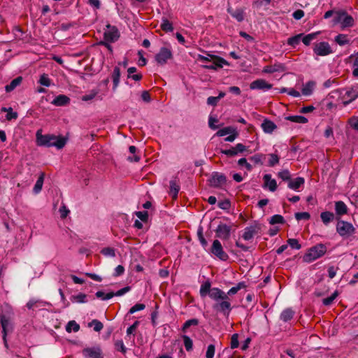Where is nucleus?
Here are the masks:
<instances>
[{
    "instance_id": "c03bdc74",
    "label": "nucleus",
    "mask_w": 358,
    "mask_h": 358,
    "mask_svg": "<svg viewBox=\"0 0 358 358\" xmlns=\"http://www.w3.org/2000/svg\"><path fill=\"white\" fill-rule=\"evenodd\" d=\"M161 28L162 30H164L166 32L172 31L173 29L172 24L167 19L162 20V22L161 24Z\"/></svg>"
},
{
    "instance_id": "b1692460",
    "label": "nucleus",
    "mask_w": 358,
    "mask_h": 358,
    "mask_svg": "<svg viewBox=\"0 0 358 358\" xmlns=\"http://www.w3.org/2000/svg\"><path fill=\"white\" fill-rule=\"evenodd\" d=\"M261 126L263 131L267 134H271L277 129L276 124L273 122L267 119L263 121Z\"/></svg>"
},
{
    "instance_id": "393cba45",
    "label": "nucleus",
    "mask_w": 358,
    "mask_h": 358,
    "mask_svg": "<svg viewBox=\"0 0 358 358\" xmlns=\"http://www.w3.org/2000/svg\"><path fill=\"white\" fill-rule=\"evenodd\" d=\"M70 102V99L64 94L57 96L52 101V104L57 106H66Z\"/></svg>"
},
{
    "instance_id": "1a4fd4ad",
    "label": "nucleus",
    "mask_w": 358,
    "mask_h": 358,
    "mask_svg": "<svg viewBox=\"0 0 358 358\" xmlns=\"http://www.w3.org/2000/svg\"><path fill=\"white\" fill-rule=\"evenodd\" d=\"M211 253L222 261H227L229 258L228 255L224 251L222 245L220 241L215 240L210 248Z\"/></svg>"
},
{
    "instance_id": "37998d69",
    "label": "nucleus",
    "mask_w": 358,
    "mask_h": 358,
    "mask_svg": "<svg viewBox=\"0 0 358 358\" xmlns=\"http://www.w3.org/2000/svg\"><path fill=\"white\" fill-rule=\"evenodd\" d=\"M234 131H235V129L231 127H227L224 128H222L220 129L217 133L216 135L218 136H224L227 134H231Z\"/></svg>"
},
{
    "instance_id": "6e6552de",
    "label": "nucleus",
    "mask_w": 358,
    "mask_h": 358,
    "mask_svg": "<svg viewBox=\"0 0 358 358\" xmlns=\"http://www.w3.org/2000/svg\"><path fill=\"white\" fill-rule=\"evenodd\" d=\"M103 38L107 42L114 43L117 41L120 38V32L117 28L108 24L104 31Z\"/></svg>"
},
{
    "instance_id": "4c0bfd02",
    "label": "nucleus",
    "mask_w": 358,
    "mask_h": 358,
    "mask_svg": "<svg viewBox=\"0 0 358 358\" xmlns=\"http://www.w3.org/2000/svg\"><path fill=\"white\" fill-rule=\"evenodd\" d=\"M80 329V325L74 320L69 321L66 326V331L71 333L72 331L78 332Z\"/></svg>"
},
{
    "instance_id": "f704fd0d",
    "label": "nucleus",
    "mask_w": 358,
    "mask_h": 358,
    "mask_svg": "<svg viewBox=\"0 0 358 358\" xmlns=\"http://www.w3.org/2000/svg\"><path fill=\"white\" fill-rule=\"evenodd\" d=\"M302 36V34H299L289 38L287 41V45L292 46V48H296L299 44Z\"/></svg>"
},
{
    "instance_id": "a211bd4d",
    "label": "nucleus",
    "mask_w": 358,
    "mask_h": 358,
    "mask_svg": "<svg viewBox=\"0 0 358 358\" xmlns=\"http://www.w3.org/2000/svg\"><path fill=\"white\" fill-rule=\"evenodd\" d=\"M286 69L285 66L279 62H275L273 65L265 66L262 72L264 73H273L275 72H283Z\"/></svg>"
},
{
    "instance_id": "20e7f679",
    "label": "nucleus",
    "mask_w": 358,
    "mask_h": 358,
    "mask_svg": "<svg viewBox=\"0 0 358 358\" xmlns=\"http://www.w3.org/2000/svg\"><path fill=\"white\" fill-rule=\"evenodd\" d=\"M334 23L340 24L342 30L354 26L353 17L345 11H338L335 13L334 17Z\"/></svg>"
},
{
    "instance_id": "774afa93",
    "label": "nucleus",
    "mask_w": 358,
    "mask_h": 358,
    "mask_svg": "<svg viewBox=\"0 0 358 358\" xmlns=\"http://www.w3.org/2000/svg\"><path fill=\"white\" fill-rule=\"evenodd\" d=\"M350 127L356 131H358V117H352L349 120Z\"/></svg>"
},
{
    "instance_id": "a878e982",
    "label": "nucleus",
    "mask_w": 358,
    "mask_h": 358,
    "mask_svg": "<svg viewBox=\"0 0 358 358\" xmlns=\"http://www.w3.org/2000/svg\"><path fill=\"white\" fill-rule=\"evenodd\" d=\"M23 78L18 76L13 79L8 85L5 86V90L6 92H10L13 91L16 87L20 86L22 83Z\"/></svg>"
},
{
    "instance_id": "ddd939ff",
    "label": "nucleus",
    "mask_w": 358,
    "mask_h": 358,
    "mask_svg": "<svg viewBox=\"0 0 358 358\" xmlns=\"http://www.w3.org/2000/svg\"><path fill=\"white\" fill-rule=\"evenodd\" d=\"M85 358H103V352L99 346L86 348L83 350Z\"/></svg>"
},
{
    "instance_id": "c9c22d12",
    "label": "nucleus",
    "mask_w": 358,
    "mask_h": 358,
    "mask_svg": "<svg viewBox=\"0 0 358 358\" xmlns=\"http://www.w3.org/2000/svg\"><path fill=\"white\" fill-rule=\"evenodd\" d=\"M246 287V285L244 282H238L236 286L231 287L227 293V296L236 294L239 290Z\"/></svg>"
},
{
    "instance_id": "338daca9",
    "label": "nucleus",
    "mask_w": 358,
    "mask_h": 358,
    "mask_svg": "<svg viewBox=\"0 0 358 358\" xmlns=\"http://www.w3.org/2000/svg\"><path fill=\"white\" fill-rule=\"evenodd\" d=\"M136 215L143 222L148 220V213L147 211H138L136 213Z\"/></svg>"
},
{
    "instance_id": "ea45409f",
    "label": "nucleus",
    "mask_w": 358,
    "mask_h": 358,
    "mask_svg": "<svg viewBox=\"0 0 358 358\" xmlns=\"http://www.w3.org/2000/svg\"><path fill=\"white\" fill-rule=\"evenodd\" d=\"M335 41L339 45H344L349 43L350 40L347 35L340 34L335 37Z\"/></svg>"
},
{
    "instance_id": "f8f14e48",
    "label": "nucleus",
    "mask_w": 358,
    "mask_h": 358,
    "mask_svg": "<svg viewBox=\"0 0 358 358\" xmlns=\"http://www.w3.org/2000/svg\"><path fill=\"white\" fill-rule=\"evenodd\" d=\"M313 51L319 56H326L332 53L331 48L327 42H320L315 44Z\"/></svg>"
},
{
    "instance_id": "0e129e2a",
    "label": "nucleus",
    "mask_w": 358,
    "mask_h": 358,
    "mask_svg": "<svg viewBox=\"0 0 358 358\" xmlns=\"http://www.w3.org/2000/svg\"><path fill=\"white\" fill-rule=\"evenodd\" d=\"M238 164L240 166H244L246 168V169L249 171H250L252 169V165L247 162V159L245 158H241L238 161Z\"/></svg>"
},
{
    "instance_id": "79ce46f5",
    "label": "nucleus",
    "mask_w": 358,
    "mask_h": 358,
    "mask_svg": "<svg viewBox=\"0 0 358 358\" xmlns=\"http://www.w3.org/2000/svg\"><path fill=\"white\" fill-rule=\"evenodd\" d=\"M88 326L93 327L94 330L96 332H99L103 327V324L97 320H93L88 324Z\"/></svg>"
},
{
    "instance_id": "4be33fe9",
    "label": "nucleus",
    "mask_w": 358,
    "mask_h": 358,
    "mask_svg": "<svg viewBox=\"0 0 358 358\" xmlns=\"http://www.w3.org/2000/svg\"><path fill=\"white\" fill-rule=\"evenodd\" d=\"M348 62L352 63V75L354 77H358V52L355 54H352L349 56L347 59Z\"/></svg>"
},
{
    "instance_id": "bf43d9fd",
    "label": "nucleus",
    "mask_w": 358,
    "mask_h": 358,
    "mask_svg": "<svg viewBox=\"0 0 358 358\" xmlns=\"http://www.w3.org/2000/svg\"><path fill=\"white\" fill-rule=\"evenodd\" d=\"M198 324H199V320L197 319L194 318V319L188 320L184 323L182 329L185 331V329H188L191 326H192V325L196 326Z\"/></svg>"
},
{
    "instance_id": "f257e3e1",
    "label": "nucleus",
    "mask_w": 358,
    "mask_h": 358,
    "mask_svg": "<svg viewBox=\"0 0 358 358\" xmlns=\"http://www.w3.org/2000/svg\"><path fill=\"white\" fill-rule=\"evenodd\" d=\"M38 144L47 147H56L57 149L64 148L67 142V138L55 135H39L36 134Z\"/></svg>"
},
{
    "instance_id": "dca6fc26",
    "label": "nucleus",
    "mask_w": 358,
    "mask_h": 358,
    "mask_svg": "<svg viewBox=\"0 0 358 358\" xmlns=\"http://www.w3.org/2000/svg\"><path fill=\"white\" fill-rule=\"evenodd\" d=\"M273 85L267 83L264 79H257L252 82L250 85L251 90H259L262 91H268L272 88Z\"/></svg>"
},
{
    "instance_id": "9d476101",
    "label": "nucleus",
    "mask_w": 358,
    "mask_h": 358,
    "mask_svg": "<svg viewBox=\"0 0 358 358\" xmlns=\"http://www.w3.org/2000/svg\"><path fill=\"white\" fill-rule=\"evenodd\" d=\"M209 184L213 187H221L227 182L226 176L219 172H213L208 180Z\"/></svg>"
},
{
    "instance_id": "473e14b6",
    "label": "nucleus",
    "mask_w": 358,
    "mask_h": 358,
    "mask_svg": "<svg viewBox=\"0 0 358 358\" xmlns=\"http://www.w3.org/2000/svg\"><path fill=\"white\" fill-rule=\"evenodd\" d=\"M321 220L322 222L327 225L330 222H331L334 218V215L333 213L329 211L322 212L320 215Z\"/></svg>"
},
{
    "instance_id": "052dcab7",
    "label": "nucleus",
    "mask_w": 358,
    "mask_h": 358,
    "mask_svg": "<svg viewBox=\"0 0 358 358\" xmlns=\"http://www.w3.org/2000/svg\"><path fill=\"white\" fill-rule=\"evenodd\" d=\"M315 34H309L305 36L301 37L302 42L306 45H308L310 42L315 38Z\"/></svg>"
},
{
    "instance_id": "e2e57ef3",
    "label": "nucleus",
    "mask_w": 358,
    "mask_h": 358,
    "mask_svg": "<svg viewBox=\"0 0 358 358\" xmlns=\"http://www.w3.org/2000/svg\"><path fill=\"white\" fill-rule=\"evenodd\" d=\"M17 113L16 112H14L13 110V108H8V112H7V114H6V120H13V119H17Z\"/></svg>"
},
{
    "instance_id": "9b49d317",
    "label": "nucleus",
    "mask_w": 358,
    "mask_h": 358,
    "mask_svg": "<svg viewBox=\"0 0 358 358\" xmlns=\"http://www.w3.org/2000/svg\"><path fill=\"white\" fill-rule=\"evenodd\" d=\"M0 322L2 327V334H3V340L4 342L5 346L7 348V340L6 336L7 334L12 331L13 325L8 318H7L4 315H0Z\"/></svg>"
},
{
    "instance_id": "6ab92c4d",
    "label": "nucleus",
    "mask_w": 358,
    "mask_h": 358,
    "mask_svg": "<svg viewBox=\"0 0 358 358\" xmlns=\"http://www.w3.org/2000/svg\"><path fill=\"white\" fill-rule=\"evenodd\" d=\"M212 63L206 64L203 67L206 69L217 70L222 68L224 64H228L227 62L223 58L215 57Z\"/></svg>"
},
{
    "instance_id": "39448f33",
    "label": "nucleus",
    "mask_w": 358,
    "mask_h": 358,
    "mask_svg": "<svg viewBox=\"0 0 358 358\" xmlns=\"http://www.w3.org/2000/svg\"><path fill=\"white\" fill-rule=\"evenodd\" d=\"M336 231L343 238H348L355 232L354 226L346 221L339 220L336 224Z\"/></svg>"
},
{
    "instance_id": "603ef678",
    "label": "nucleus",
    "mask_w": 358,
    "mask_h": 358,
    "mask_svg": "<svg viewBox=\"0 0 358 358\" xmlns=\"http://www.w3.org/2000/svg\"><path fill=\"white\" fill-rule=\"evenodd\" d=\"M182 338H183L184 345H185V349L187 351L191 350L192 349V346H193L192 339L186 335H184L182 336Z\"/></svg>"
},
{
    "instance_id": "4468645a",
    "label": "nucleus",
    "mask_w": 358,
    "mask_h": 358,
    "mask_svg": "<svg viewBox=\"0 0 358 358\" xmlns=\"http://www.w3.org/2000/svg\"><path fill=\"white\" fill-rule=\"evenodd\" d=\"M231 229L230 226L220 223L215 230L216 236L222 240H228L230 237Z\"/></svg>"
},
{
    "instance_id": "c756f323",
    "label": "nucleus",
    "mask_w": 358,
    "mask_h": 358,
    "mask_svg": "<svg viewBox=\"0 0 358 358\" xmlns=\"http://www.w3.org/2000/svg\"><path fill=\"white\" fill-rule=\"evenodd\" d=\"M120 69L118 66H115L111 76V78L113 82V90H115V89L117 87L120 83Z\"/></svg>"
},
{
    "instance_id": "f3484780",
    "label": "nucleus",
    "mask_w": 358,
    "mask_h": 358,
    "mask_svg": "<svg viewBox=\"0 0 358 358\" xmlns=\"http://www.w3.org/2000/svg\"><path fill=\"white\" fill-rule=\"evenodd\" d=\"M260 230V227L258 225H253L247 227L244 229V232L243 234V238L245 241H250L253 238L254 236L258 234Z\"/></svg>"
},
{
    "instance_id": "2eb2a0df",
    "label": "nucleus",
    "mask_w": 358,
    "mask_h": 358,
    "mask_svg": "<svg viewBox=\"0 0 358 358\" xmlns=\"http://www.w3.org/2000/svg\"><path fill=\"white\" fill-rule=\"evenodd\" d=\"M227 12L238 22H241L245 18V8L242 7L233 8L231 5H228Z\"/></svg>"
},
{
    "instance_id": "6e6d98bb",
    "label": "nucleus",
    "mask_w": 358,
    "mask_h": 358,
    "mask_svg": "<svg viewBox=\"0 0 358 358\" xmlns=\"http://www.w3.org/2000/svg\"><path fill=\"white\" fill-rule=\"evenodd\" d=\"M270 157V159L268 161V166L271 167L274 166L279 162V157L275 154H270L268 155Z\"/></svg>"
},
{
    "instance_id": "680f3d73",
    "label": "nucleus",
    "mask_w": 358,
    "mask_h": 358,
    "mask_svg": "<svg viewBox=\"0 0 358 358\" xmlns=\"http://www.w3.org/2000/svg\"><path fill=\"white\" fill-rule=\"evenodd\" d=\"M197 235H198L200 243L201 244V245L203 248H206L208 245V243H207V241L205 239V238L203 236L202 229H200L198 230Z\"/></svg>"
},
{
    "instance_id": "2f4dec72",
    "label": "nucleus",
    "mask_w": 358,
    "mask_h": 358,
    "mask_svg": "<svg viewBox=\"0 0 358 358\" xmlns=\"http://www.w3.org/2000/svg\"><path fill=\"white\" fill-rule=\"evenodd\" d=\"M44 178L45 174L41 173L34 187L33 192L34 194H37L41 191L44 182Z\"/></svg>"
},
{
    "instance_id": "de8ad7c7",
    "label": "nucleus",
    "mask_w": 358,
    "mask_h": 358,
    "mask_svg": "<svg viewBox=\"0 0 358 358\" xmlns=\"http://www.w3.org/2000/svg\"><path fill=\"white\" fill-rule=\"evenodd\" d=\"M278 176L284 181L289 182V180L291 179V174L287 169L278 172Z\"/></svg>"
},
{
    "instance_id": "7c9ffc66",
    "label": "nucleus",
    "mask_w": 358,
    "mask_h": 358,
    "mask_svg": "<svg viewBox=\"0 0 358 358\" xmlns=\"http://www.w3.org/2000/svg\"><path fill=\"white\" fill-rule=\"evenodd\" d=\"M294 312L292 308H286L280 314V320L283 322L291 320L294 316Z\"/></svg>"
},
{
    "instance_id": "412c9836",
    "label": "nucleus",
    "mask_w": 358,
    "mask_h": 358,
    "mask_svg": "<svg viewBox=\"0 0 358 358\" xmlns=\"http://www.w3.org/2000/svg\"><path fill=\"white\" fill-rule=\"evenodd\" d=\"M358 97V90L357 89H350L345 92L344 98L347 100L344 101V104L347 105L355 100Z\"/></svg>"
},
{
    "instance_id": "3c124183",
    "label": "nucleus",
    "mask_w": 358,
    "mask_h": 358,
    "mask_svg": "<svg viewBox=\"0 0 358 358\" xmlns=\"http://www.w3.org/2000/svg\"><path fill=\"white\" fill-rule=\"evenodd\" d=\"M338 296V292H334L330 296L327 297L322 300V303L324 306L331 305Z\"/></svg>"
},
{
    "instance_id": "f03ea898",
    "label": "nucleus",
    "mask_w": 358,
    "mask_h": 358,
    "mask_svg": "<svg viewBox=\"0 0 358 358\" xmlns=\"http://www.w3.org/2000/svg\"><path fill=\"white\" fill-rule=\"evenodd\" d=\"M200 294L202 297L209 295L211 299L215 301H219V299H223L225 296V292L217 287L210 288V283L206 282L200 287Z\"/></svg>"
},
{
    "instance_id": "58836bf2",
    "label": "nucleus",
    "mask_w": 358,
    "mask_h": 358,
    "mask_svg": "<svg viewBox=\"0 0 358 358\" xmlns=\"http://www.w3.org/2000/svg\"><path fill=\"white\" fill-rule=\"evenodd\" d=\"M266 159V155L258 153L249 158V159L255 164H263L264 160Z\"/></svg>"
},
{
    "instance_id": "a19ab883",
    "label": "nucleus",
    "mask_w": 358,
    "mask_h": 358,
    "mask_svg": "<svg viewBox=\"0 0 358 358\" xmlns=\"http://www.w3.org/2000/svg\"><path fill=\"white\" fill-rule=\"evenodd\" d=\"M86 294L80 293L77 295H73L71 296V300L72 302H76V303H86Z\"/></svg>"
},
{
    "instance_id": "423d86ee",
    "label": "nucleus",
    "mask_w": 358,
    "mask_h": 358,
    "mask_svg": "<svg viewBox=\"0 0 358 358\" xmlns=\"http://www.w3.org/2000/svg\"><path fill=\"white\" fill-rule=\"evenodd\" d=\"M213 305V308L217 312L222 313L224 316L228 317L232 308L229 301V297L225 293V296L223 299H219V301Z\"/></svg>"
},
{
    "instance_id": "864d4df0",
    "label": "nucleus",
    "mask_w": 358,
    "mask_h": 358,
    "mask_svg": "<svg viewBox=\"0 0 358 358\" xmlns=\"http://www.w3.org/2000/svg\"><path fill=\"white\" fill-rule=\"evenodd\" d=\"M239 345L238 334H234L231 338L230 347L231 349L237 348Z\"/></svg>"
},
{
    "instance_id": "c85d7f7f",
    "label": "nucleus",
    "mask_w": 358,
    "mask_h": 358,
    "mask_svg": "<svg viewBox=\"0 0 358 358\" xmlns=\"http://www.w3.org/2000/svg\"><path fill=\"white\" fill-rule=\"evenodd\" d=\"M180 190V185L176 180L170 181L169 194L173 199H176L178 197V194Z\"/></svg>"
},
{
    "instance_id": "13d9d810",
    "label": "nucleus",
    "mask_w": 358,
    "mask_h": 358,
    "mask_svg": "<svg viewBox=\"0 0 358 358\" xmlns=\"http://www.w3.org/2000/svg\"><path fill=\"white\" fill-rule=\"evenodd\" d=\"M115 347L117 351H120L122 353H125L127 351V348L122 340L117 341L115 343Z\"/></svg>"
},
{
    "instance_id": "e433bc0d",
    "label": "nucleus",
    "mask_w": 358,
    "mask_h": 358,
    "mask_svg": "<svg viewBox=\"0 0 358 358\" xmlns=\"http://www.w3.org/2000/svg\"><path fill=\"white\" fill-rule=\"evenodd\" d=\"M287 120H289L293 122L305 124L308 122V119L304 116L301 115H291L286 117Z\"/></svg>"
},
{
    "instance_id": "69168bd1",
    "label": "nucleus",
    "mask_w": 358,
    "mask_h": 358,
    "mask_svg": "<svg viewBox=\"0 0 358 358\" xmlns=\"http://www.w3.org/2000/svg\"><path fill=\"white\" fill-rule=\"evenodd\" d=\"M310 214L307 212L296 213H295V218L297 220H308L310 218Z\"/></svg>"
},
{
    "instance_id": "49530a36",
    "label": "nucleus",
    "mask_w": 358,
    "mask_h": 358,
    "mask_svg": "<svg viewBox=\"0 0 358 358\" xmlns=\"http://www.w3.org/2000/svg\"><path fill=\"white\" fill-rule=\"evenodd\" d=\"M101 253L106 257H115V250L113 248L109 247L103 248L101 250Z\"/></svg>"
},
{
    "instance_id": "cd10ccee",
    "label": "nucleus",
    "mask_w": 358,
    "mask_h": 358,
    "mask_svg": "<svg viewBox=\"0 0 358 358\" xmlns=\"http://www.w3.org/2000/svg\"><path fill=\"white\" fill-rule=\"evenodd\" d=\"M335 210L338 215H343L348 213V207L343 201H338L335 203Z\"/></svg>"
},
{
    "instance_id": "5fc2aeb1",
    "label": "nucleus",
    "mask_w": 358,
    "mask_h": 358,
    "mask_svg": "<svg viewBox=\"0 0 358 358\" xmlns=\"http://www.w3.org/2000/svg\"><path fill=\"white\" fill-rule=\"evenodd\" d=\"M287 243L293 249L299 250L301 248L298 240L296 238H289L287 240Z\"/></svg>"
},
{
    "instance_id": "a18cd8bd",
    "label": "nucleus",
    "mask_w": 358,
    "mask_h": 358,
    "mask_svg": "<svg viewBox=\"0 0 358 358\" xmlns=\"http://www.w3.org/2000/svg\"><path fill=\"white\" fill-rule=\"evenodd\" d=\"M269 222L271 224H283L285 222V219L280 215H274L271 217Z\"/></svg>"
},
{
    "instance_id": "aec40b11",
    "label": "nucleus",
    "mask_w": 358,
    "mask_h": 358,
    "mask_svg": "<svg viewBox=\"0 0 358 358\" xmlns=\"http://www.w3.org/2000/svg\"><path fill=\"white\" fill-rule=\"evenodd\" d=\"M263 180H264V185H263L264 188L268 187L271 192H275L276 190L277 187H278L276 180L271 178V174H265L263 176Z\"/></svg>"
},
{
    "instance_id": "0eeeda50",
    "label": "nucleus",
    "mask_w": 358,
    "mask_h": 358,
    "mask_svg": "<svg viewBox=\"0 0 358 358\" xmlns=\"http://www.w3.org/2000/svg\"><path fill=\"white\" fill-rule=\"evenodd\" d=\"M172 58L173 52L170 45L162 47L159 52L155 56L156 62L161 66L166 64L167 62Z\"/></svg>"
},
{
    "instance_id": "7ed1b4c3",
    "label": "nucleus",
    "mask_w": 358,
    "mask_h": 358,
    "mask_svg": "<svg viewBox=\"0 0 358 358\" xmlns=\"http://www.w3.org/2000/svg\"><path fill=\"white\" fill-rule=\"evenodd\" d=\"M327 252V247L322 243L310 248L303 256V261L308 263L312 262L322 257Z\"/></svg>"
},
{
    "instance_id": "09e8293b",
    "label": "nucleus",
    "mask_w": 358,
    "mask_h": 358,
    "mask_svg": "<svg viewBox=\"0 0 358 358\" xmlns=\"http://www.w3.org/2000/svg\"><path fill=\"white\" fill-rule=\"evenodd\" d=\"M215 353V346L213 344H210L207 347L206 352V358H213Z\"/></svg>"
},
{
    "instance_id": "5701e85b",
    "label": "nucleus",
    "mask_w": 358,
    "mask_h": 358,
    "mask_svg": "<svg viewBox=\"0 0 358 358\" xmlns=\"http://www.w3.org/2000/svg\"><path fill=\"white\" fill-rule=\"evenodd\" d=\"M305 182V180L302 177L296 178L294 180L290 179L288 182V187L293 190H298Z\"/></svg>"
},
{
    "instance_id": "4d7b16f0",
    "label": "nucleus",
    "mask_w": 358,
    "mask_h": 358,
    "mask_svg": "<svg viewBox=\"0 0 358 358\" xmlns=\"http://www.w3.org/2000/svg\"><path fill=\"white\" fill-rule=\"evenodd\" d=\"M145 308V306L143 303H136L135 304L134 306H132L129 310V314H133L137 311H140V310H144Z\"/></svg>"
},
{
    "instance_id": "72a5a7b5",
    "label": "nucleus",
    "mask_w": 358,
    "mask_h": 358,
    "mask_svg": "<svg viewBox=\"0 0 358 358\" xmlns=\"http://www.w3.org/2000/svg\"><path fill=\"white\" fill-rule=\"evenodd\" d=\"M130 289H131V287L129 286H127L122 289H120V290H118L116 292H109V293L106 294V299H111L114 296H122L124 294L127 293L129 291H130Z\"/></svg>"
},
{
    "instance_id": "bb28decb",
    "label": "nucleus",
    "mask_w": 358,
    "mask_h": 358,
    "mask_svg": "<svg viewBox=\"0 0 358 358\" xmlns=\"http://www.w3.org/2000/svg\"><path fill=\"white\" fill-rule=\"evenodd\" d=\"M316 85V83L313 80H310L307 82L303 86L301 90V92L305 96H309L310 95Z\"/></svg>"
},
{
    "instance_id": "8fccbe9b",
    "label": "nucleus",
    "mask_w": 358,
    "mask_h": 358,
    "mask_svg": "<svg viewBox=\"0 0 358 358\" xmlns=\"http://www.w3.org/2000/svg\"><path fill=\"white\" fill-rule=\"evenodd\" d=\"M38 83L43 86L49 87L51 85V81L47 74H43L41 76Z\"/></svg>"
}]
</instances>
